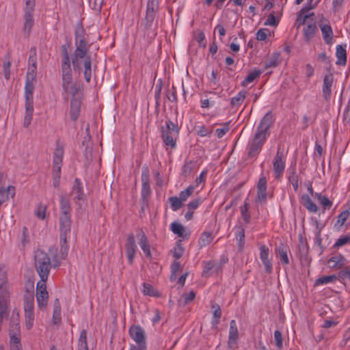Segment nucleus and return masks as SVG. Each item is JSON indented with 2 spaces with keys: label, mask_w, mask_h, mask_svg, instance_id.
Returning a JSON list of instances; mask_svg holds the SVG:
<instances>
[{
  "label": "nucleus",
  "mask_w": 350,
  "mask_h": 350,
  "mask_svg": "<svg viewBox=\"0 0 350 350\" xmlns=\"http://www.w3.org/2000/svg\"><path fill=\"white\" fill-rule=\"evenodd\" d=\"M33 80L26 79L25 85V100L33 101Z\"/></svg>",
  "instance_id": "obj_35"
},
{
  "label": "nucleus",
  "mask_w": 350,
  "mask_h": 350,
  "mask_svg": "<svg viewBox=\"0 0 350 350\" xmlns=\"http://www.w3.org/2000/svg\"><path fill=\"white\" fill-rule=\"evenodd\" d=\"M78 346L79 350H88L87 343V332L83 329L80 333V337L78 341Z\"/></svg>",
  "instance_id": "obj_44"
},
{
  "label": "nucleus",
  "mask_w": 350,
  "mask_h": 350,
  "mask_svg": "<svg viewBox=\"0 0 350 350\" xmlns=\"http://www.w3.org/2000/svg\"><path fill=\"white\" fill-rule=\"evenodd\" d=\"M34 304V295L33 292L31 291H26L24 295V305L25 306H33Z\"/></svg>",
  "instance_id": "obj_49"
},
{
  "label": "nucleus",
  "mask_w": 350,
  "mask_h": 350,
  "mask_svg": "<svg viewBox=\"0 0 350 350\" xmlns=\"http://www.w3.org/2000/svg\"><path fill=\"white\" fill-rule=\"evenodd\" d=\"M336 56L337 57V61L336 62V64L345 66L347 63V51H346V44L345 45H337L336 48Z\"/></svg>",
  "instance_id": "obj_28"
},
{
  "label": "nucleus",
  "mask_w": 350,
  "mask_h": 350,
  "mask_svg": "<svg viewBox=\"0 0 350 350\" xmlns=\"http://www.w3.org/2000/svg\"><path fill=\"white\" fill-rule=\"evenodd\" d=\"M137 237L139 238V245L145 255L147 257H151L150 245L145 233L141 230L140 233L137 235Z\"/></svg>",
  "instance_id": "obj_27"
},
{
  "label": "nucleus",
  "mask_w": 350,
  "mask_h": 350,
  "mask_svg": "<svg viewBox=\"0 0 350 350\" xmlns=\"http://www.w3.org/2000/svg\"><path fill=\"white\" fill-rule=\"evenodd\" d=\"M319 26L325 42L328 45L332 44L334 33L332 27L329 24L319 25Z\"/></svg>",
  "instance_id": "obj_26"
},
{
  "label": "nucleus",
  "mask_w": 350,
  "mask_h": 350,
  "mask_svg": "<svg viewBox=\"0 0 350 350\" xmlns=\"http://www.w3.org/2000/svg\"><path fill=\"white\" fill-rule=\"evenodd\" d=\"M25 313L26 327L27 329H30L33 326V320H34L33 308H25Z\"/></svg>",
  "instance_id": "obj_41"
},
{
  "label": "nucleus",
  "mask_w": 350,
  "mask_h": 350,
  "mask_svg": "<svg viewBox=\"0 0 350 350\" xmlns=\"http://www.w3.org/2000/svg\"><path fill=\"white\" fill-rule=\"evenodd\" d=\"M215 236L211 232H203L198 241V247L202 249L209 245L213 240Z\"/></svg>",
  "instance_id": "obj_30"
},
{
  "label": "nucleus",
  "mask_w": 350,
  "mask_h": 350,
  "mask_svg": "<svg viewBox=\"0 0 350 350\" xmlns=\"http://www.w3.org/2000/svg\"><path fill=\"white\" fill-rule=\"evenodd\" d=\"M289 247L288 245L280 243L275 248V253L277 256L280 258L282 263L283 265L289 264V260L288 257V253L289 252Z\"/></svg>",
  "instance_id": "obj_25"
},
{
  "label": "nucleus",
  "mask_w": 350,
  "mask_h": 350,
  "mask_svg": "<svg viewBox=\"0 0 350 350\" xmlns=\"http://www.w3.org/2000/svg\"><path fill=\"white\" fill-rule=\"evenodd\" d=\"M315 198L317 199L319 204L322 206L323 212L328 211L332 208L333 205L332 201L325 195H323L321 193H316Z\"/></svg>",
  "instance_id": "obj_31"
},
{
  "label": "nucleus",
  "mask_w": 350,
  "mask_h": 350,
  "mask_svg": "<svg viewBox=\"0 0 350 350\" xmlns=\"http://www.w3.org/2000/svg\"><path fill=\"white\" fill-rule=\"evenodd\" d=\"M150 172L147 166H144L142 171V198L146 200L151 193V189L149 185Z\"/></svg>",
  "instance_id": "obj_14"
},
{
  "label": "nucleus",
  "mask_w": 350,
  "mask_h": 350,
  "mask_svg": "<svg viewBox=\"0 0 350 350\" xmlns=\"http://www.w3.org/2000/svg\"><path fill=\"white\" fill-rule=\"evenodd\" d=\"M25 113L23 121V126L27 128L32 120L33 115V101L25 100Z\"/></svg>",
  "instance_id": "obj_24"
},
{
  "label": "nucleus",
  "mask_w": 350,
  "mask_h": 350,
  "mask_svg": "<svg viewBox=\"0 0 350 350\" xmlns=\"http://www.w3.org/2000/svg\"><path fill=\"white\" fill-rule=\"evenodd\" d=\"M47 280H40L37 283L36 299L38 306H46L49 298L46 282Z\"/></svg>",
  "instance_id": "obj_13"
},
{
  "label": "nucleus",
  "mask_w": 350,
  "mask_h": 350,
  "mask_svg": "<svg viewBox=\"0 0 350 350\" xmlns=\"http://www.w3.org/2000/svg\"><path fill=\"white\" fill-rule=\"evenodd\" d=\"M337 280L336 275L332 274L329 275H323L317 278L314 282L315 286H321L327 284L329 283H334Z\"/></svg>",
  "instance_id": "obj_37"
},
{
  "label": "nucleus",
  "mask_w": 350,
  "mask_h": 350,
  "mask_svg": "<svg viewBox=\"0 0 350 350\" xmlns=\"http://www.w3.org/2000/svg\"><path fill=\"white\" fill-rule=\"evenodd\" d=\"M76 49L72 55V64L75 71H80L83 68V75L87 83H90L92 78V57L88 52V41L79 42L75 44Z\"/></svg>",
  "instance_id": "obj_2"
},
{
  "label": "nucleus",
  "mask_w": 350,
  "mask_h": 350,
  "mask_svg": "<svg viewBox=\"0 0 350 350\" xmlns=\"http://www.w3.org/2000/svg\"><path fill=\"white\" fill-rule=\"evenodd\" d=\"M37 72V66H29L26 79L35 80V77Z\"/></svg>",
  "instance_id": "obj_60"
},
{
  "label": "nucleus",
  "mask_w": 350,
  "mask_h": 350,
  "mask_svg": "<svg viewBox=\"0 0 350 350\" xmlns=\"http://www.w3.org/2000/svg\"><path fill=\"white\" fill-rule=\"evenodd\" d=\"M62 62L61 70L62 76V88L68 89L67 85L72 81V72L70 58L68 53V46L63 44L60 48Z\"/></svg>",
  "instance_id": "obj_6"
},
{
  "label": "nucleus",
  "mask_w": 350,
  "mask_h": 350,
  "mask_svg": "<svg viewBox=\"0 0 350 350\" xmlns=\"http://www.w3.org/2000/svg\"><path fill=\"white\" fill-rule=\"evenodd\" d=\"M236 239L238 243L239 250H242L245 244V230L242 226L236 227Z\"/></svg>",
  "instance_id": "obj_36"
},
{
  "label": "nucleus",
  "mask_w": 350,
  "mask_h": 350,
  "mask_svg": "<svg viewBox=\"0 0 350 350\" xmlns=\"http://www.w3.org/2000/svg\"><path fill=\"white\" fill-rule=\"evenodd\" d=\"M46 206L44 205L40 204L36 212V215L38 218L44 219L46 218Z\"/></svg>",
  "instance_id": "obj_61"
},
{
  "label": "nucleus",
  "mask_w": 350,
  "mask_h": 350,
  "mask_svg": "<svg viewBox=\"0 0 350 350\" xmlns=\"http://www.w3.org/2000/svg\"><path fill=\"white\" fill-rule=\"evenodd\" d=\"M59 265L60 262L56 259V256L54 257L53 263H52L46 252L42 250H37L34 252V267L40 280H47L51 268H56Z\"/></svg>",
  "instance_id": "obj_3"
},
{
  "label": "nucleus",
  "mask_w": 350,
  "mask_h": 350,
  "mask_svg": "<svg viewBox=\"0 0 350 350\" xmlns=\"http://www.w3.org/2000/svg\"><path fill=\"white\" fill-rule=\"evenodd\" d=\"M249 206L250 202L248 198H246L243 202V206H240L241 217L245 224H248L251 219L250 213H249Z\"/></svg>",
  "instance_id": "obj_32"
},
{
  "label": "nucleus",
  "mask_w": 350,
  "mask_h": 350,
  "mask_svg": "<svg viewBox=\"0 0 350 350\" xmlns=\"http://www.w3.org/2000/svg\"><path fill=\"white\" fill-rule=\"evenodd\" d=\"M350 242V236L349 235H345L343 237H340L339 239H337L336 243L334 245V247H340L342 245H345V244Z\"/></svg>",
  "instance_id": "obj_57"
},
{
  "label": "nucleus",
  "mask_w": 350,
  "mask_h": 350,
  "mask_svg": "<svg viewBox=\"0 0 350 350\" xmlns=\"http://www.w3.org/2000/svg\"><path fill=\"white\" fill-rule=\"evenodd\" d=\"M336 275L337 280L345 284L347 282L350 281V266H345Z\"/></svg>",
  "instance_id": "obj_33"
},
{
  "label": "nucleus",
  "mask_w": 350,
  "mask_h": 350,
  "mask_svg": "<svg viewBox=\"0 0 350 350\" xmlns=\"http://www.w3.org/2000/svg\"><path fill=\"white\" fill-rule=\"evenodd\" d=\"M239 339V331L235 320H231L230 323L229 336L228 346L232 350L237 348V340Z\"/></svg>",
  "instance_id": "obj_18"
},
{
  "label": "nucleus",
  "mask_w": 350,
  "mask_h": 350,
  "mask_svg": "<svg viewBox=\"0 0 350 350\" xmlns=\"http://www.w3.org/2000/svg\"><path fill=\"white\" fill-rule=\"evenodd\" d=\"M10 341L12 347L15 345L16 350H19L21 345V334H9Z\"/></svg>",
  "instance_id": "obj_51"
},
{
  "label": "nucleus",
  "mask_w": 350,
  "mask_h": 350,
  "mask_svg": "<svg viewBox=\"0 0 350 350\" xmlns=\"http://www.w3.org/2000/svg\"><path fill=\"white\" fill-rule=\"evenodd\" d=\"M168 201L170 203V207L173 211L179 210L183 206V203L177 196L169 198Z\"/></svg>",
  "instance_id": "obj_46"
},
{
  "label": "nucleus",
  "mask_w": 350,
  "mask_h": 350,
  "mask_svg": "<svg viewBox=\"0 0 350 350\" xmlns=\"http://www.w3.org/2000/svg\"><path fill=\"white\" fill-rule=\"evenodd\" d=\"M348 263L347 260L341 254H336L331 257L327 264L332 269H341Z\"/></svg>",
  "instance_id": "obj_21"
},
{
  "label": "nucleus",
  "mask_w": 350,
  "mask_h": 350,
  "mask_svg": "<svg viewBox=\"0 0 350 350\" xmlns=\"http://www.w3.org/2000/svg\"><path fill=\"white\" fill-rule=\"evenodd\" d=\"M165 96L170 102L176 103L178 100L176 89L174 85L171 89L167 90Z\"/></svg>",
  "instance_id": "obj_53"
},
{
  "label": "nucleus",
  "mask_w": 350,
  "mask_h": 350,
  "mask_svg": "<svg viewBox=\"0 0 350 350\" xmlns=\"http://www.w3.org/2000/svg\"><path fill=\"white\" fill-rule=\"evenodd\" d=\"M129 332L131 338L137 345H146L144 330L139 325H131Z\"/></svg>",
  "instance_id": "obj_16"
},
{
  "label": "nucleus",
  "mask_w": 350,
  "mask_h": 350,
  "mask_svg": "<svg viewBox=\"0 0 350 350\" xmlns=\"http://www.w3.org/2000/svg\"><path fill=\"white\" fill-rule=\"evenodd\" d=\"M125 250L126 257L128 258V261L129 264H132L135 256V254L137 251V247L135 243V237L133 233H131L128 235L126 239V242L125 245Z\"/></svg>",
  "instance_id": "obj_15"
},
{
  "label": "nucleus",
  "mask_w": 350,
  "mask_h": 350,
  "mask_svg": "<svg viewBox=\"0 0 350 350\" xmlns=\"http://www.w3.org/2000/svg\"><path fill=\"white\" fill-rule=\"evenodd\" d=\"M201 203L202 200L200 198H196L189 202L187 204V208L188 210L193 211V210L196 209Z\"/></svg>",
  "instance_id": "obj_63"
},
{
  "label": "nucleus",
  "mask_w": 350,
  "mask_h": 350,
  "mask_svg": "<svg viewBox=\"0 0 350 350\" xmlns=\"http://www.w3.org/2000/svg\"><path fill=\"white\" fill-rule=\"evenodd\" d=\"M68 89H63L62 96L66 100L70 95L72 96L70 106V118L72 121H76L80 114L81 100L78 95L79 87L76 83L70 82L67 85Z\"/></svg>",
  "instance_id": "obj_4"
},
{
  "label": "nucleus",
  "mask_w": 350,
  "mask_h": 350,
  "mask_svg": "<svg viewBox=\"0 0 350 350\" xmlns=\"http://www.w3.org/2000/svg\"><path fill=\"white\" fill-rule=\"evenodd\" d=\"M260 258L261 260L269 258V248L265 245L260 247Z\"/></svg>",
  "instance_id": "obj_64"
},
{
  "label": "nucleus",
  "mask_w": 350,
  "mask_h": 350,
  "mask_svg": "<svg viewBox=\"0 0 350 350\" xmlns=\"http://www.w3.org/2000/svg\"><path fill=\"white\" fill-rule=\"evenodd\" d=\"M247 92L245 90L240 91L235 96L231 98L230 105L232 107L240 106L246 97Z\"/></svg>",
  "instance_id": "obj_40"
},
{
  "label": "nucleus",
  "mask_w": 350,
  "mask_h": 350,
  "mask_svg": "<svg viewBox=\"0 0 350 350\" xmlns=\"http://www.w3.org/2000/svg\"><path fill=\"white\" fill-rule=\"evenodd\" d=\"M160 0H148L145 18L142 21V26L146 30H150L156 14L159 11Z\"/></svg>",
  "instance_id": "obj_8"
},
{
  "label": "nucleus",
  "mask_w": 350,
  "mask_h": 350,
  "mask_svg": "<svg viewBox=\"0 0 350 350\" xmlns=\"http://www.w3.org/2000/svg\"><path fill=\"white\" fill-rule=\"evenodd\" d=\"M334 77L332 74H327L325 75L323 78V98L327 100L330 98L331 95V88L332 86Z\"/></svg>",
  "instance_id": "obj_22"
},
{
  "label": "nucleus",
  "mask_w": 350,
  "mask_h": 350,
  "mask_svg": "<svg viewBox=\"0 0 350 350\" xmlns=\"http://www.w3.org/2000/svg\"><path fill=\"white\" fill-rule=\"evenodd\" d=\"M280 54L279 53H273L270 58L265 62V68L268 69L277 67L280 63Z\"/></svg>",
  "instance_id": "obj_38"
},
{
  "label": "nucleus",
  "mask_w": 350,
  "mask_h": 350,
  "mask_svg": "<svg viewBox=\"0 0 350 350\" xmlns=\"http://www.w3.org/2000/svg\"><path fill=\"white\" fill-rule=\"evenodd\" d=\"M262 72L260 70H254L248 74L244 80L241 81L243 87H247L250 83H252L256 79L258 78Z\"/></svg>",
  "instance_id": "obj_39"
},
{
  "label": "nucleus",
  "mask_w": 350,
  "mask_h": 350,
  "mask_svg": "<svg viewBox=\"0 0 350 350\" xmlns=\"http://www.w3.org/2000/svg\"><path fill=\"white\" fill-rule=\"evenodd\" d=\"M59 239L62 242L70 238L71 231V217H59Z\"/></svg>",
  "instance_id": "obj_12"
},
{
  "label": "nucleus",
  "mask_w": 350,
  "mask_h": 350,
  "mask_svg": "<svg viewBox=\"0 0 350 350\" xmlns=\"http://www.w3.org/2000/svg\"><path fill=\"white\" fill-rule=\"evenodd\" d=\"M194 39L196 40V42L198 43V44L205 48L206 46V41L205 35L203 31H198L195 33V38Z\"/></svg>",
  "instance_id": "obj_50"
},
{
  "label": "nucleus",
  "mask_w": 350,
  "mask_h": 350,
  "mask_svg": "<svg viewBox=\"0 0 350 350\" xmlns=\"http://www.w3.org/2000/svg\"><path fill=\"white\" fill-rule=\"evenodd\" d=\"M72 194L73 195V200L79 206H81L79 203L80 201H84L85 200V196L83 192V186L79 178H75V180Z\"/></svg>",
  "instance_id": "obj_19"
},
{
  "label": "nucleus",
  "mask_w": 350,
  "mask_h": 350,
  "mask_svg": "<svg viewBox=\"0 0 350 350\" xmlns=\"http://www.w3.org/2000/svg\"><path fill=\"white\" fill-rule=\"evenodd\" d=\"M349 215H350V213H349V210H345V211H342V213H340L338 215V217H337L338 219L335 224V226H338V228L341 227L345 224V222L349 217Z\"/></svg>",
  "instance_id": "obj_48"
},
{
  "label": "nucleus",
  "mask_w": 350,
  "mask_h": 350,
  "mask_svg": "<svg viewBox=\"0 0 350 350\" xmlns=\"http://www.w3.org/2000/svg\"><path fill=\"white\" fill-rule=\"evenodd\" d=\"M274 121L275 118L271 111H268L260 120L255 134L248 144L247 155L249 157H256L260 154L263 145L270 135L269 129Z\"/></svg>",
  "instance_id": "obj_1"
},
{
  "label": "nucleus",
  "mask_w": 350,
  "mask_h": 350,
  "mask_svg": "<svg viewBox=\"0 0 350 350\" xmlns=\"http://www.w3.org/2000/svg\"><path fill=\"white\" fill-rule=\"evenodd\" d=\"M194 187L192 185H189V187H187L186 189L179 193V196L178 198L184 204V202L192 195Z\"/></svg>",
  "instance_id": "obj_45"
},
{
  "label": "nucleus",
  "mask_w": 350,
  "mask_h": 350,
  "mask_svg": "<svg viewBox=\"0 0 350 350\" xmlns=\"http://www.w3.org/2000/svg\"><path fill=\"white\" fill-rule=\"evenodd\" d=\"M317 31L318 28L314 23L307 24L303 29L305 41L310 43Z\"/></svg>",
  "instance_id": "obj_29"
},
{
  "label": "nucleus",
  "mask_w": 350,
  "mask_h": 350,
  "mask_svg": "<svg viewBox=\"0 0 350 350\" xmlns=\"http://www.w3.org/2000/svg\"><path fill=\"white\" fill-rule=\"evenodd\" d=\"M171 252L176 259H179L184 253V248L180 243H178L172 250H171Z\"/></svg>",
  "instance_id": "obj_55"
},
{
  "label": "nucleus",
  "mask_w": 350,
  "mask_h": 350,
  "mask_svg": "<svg viewBox=\"0 0 350 350\" xmlns=\"http://www.w3.org/2000/svg\"><path fill=\"white\" fill-rule=\"evenodd\" d=\"M302 204L303 206L311 213H317L318 207L316 204L311 200L309 196L305 194L302 196Z\"/></svg>",
  "instance_id": "obj_34"
},
{
  "label": "nucleus",
  "mask_w": 350,
  "mask_h": 350,
  "mask_svg": "<svg viewBox=\"0 0 350 350\" xmlns=\"http://www.w3.org/2000/svg\"><path fill=\"white\" fill-rule=\"evenodd\" d=\"M288 180V182L292 185L294 191H297L299 189V176L296 173L295 168L293 169L292 172L290 173Z\"/></svg>",
  "instance_id": "obj_43"
},
{
  "label": "nucleus",
  "mask_w": 350,
  "mask_h": 350,
  "mask_svg": "<svg viewBox=\"0 0 350 350\" xmlns=\"http://www.w3.org/2000/svg\"><path fill=\"white\" fill-rule=\"evenodd\" d=\"M143 292L144 295H150V296H154V290L153 287L147 283H144L143 284Z\"/></svg>",
  "instance_id": "obj_62"
},
{
  "label": "nucleus",
  "mask_w": 350,
  "mask_h": 350,
  "mask_svg": "<svg viewBox=\"0 0 350 350\" xmlns=\"http://www.w3.org/2000/svg\"><path fill=\"white\" fill-rule=\"evenodd\" d=\"M36 1L26 0L24 8V25L23 32L26 37H29L31 28L34 24L33 12Z\"/></svg>",
  "instance_id": "obj_9"
},
{
  "label": "nucleus",
  "mask_w": 350,
  "mask_h": 350,
  "mask_svg": "<svg viewBox=\"0 0 350 350\" xmlns=\"http://www.w3.org/2000/svg\"><path fill=\"white\" fill-rule=\"evenodd\" d=\"M321 0H317L313 6L306 5L302 9L299 10V12L297 14L296 21L295 25L298 29L302 25H304L306 21V19L309 17V15L306 14V13L312 9H314L316 5L319 3Z\"/></svg>",
  "instance_id": "obj_20"
},
{
  "label": "nucleus",
  "mask_w": 350,
  "mask_h": 350,
  "mask_svg": "<svg viewBox=\"0 0 350 350\" xmlns=\"http://www.w3.org/2000/svg\"><path fill=\"white\" fill-rule=\"evenodd\" d=\"M61 308H55L53 314V322L55 325H58L62 321L61 317Z\"/></svg>",
  "instance_id": "obj_59"
},
{
  "label": "nucleus",
  "mask_w": 350,
  "mask_h": 350,
  "mask_svg": "<svg viewBox=\"0 0 350 350\" xmlns=\"http://www.w3.org/2000/svg\"><path fill=\"white\" fill-rule=\"evenodd\" d=\"M196 166V162L193 161H189L186 162L181 169V175L184 177H188L190 176Z\"/></svg>",
  "instance_id": "obj_42"
},
{
  "label": "nucleus",
  "mask_w": 350,
  "mask_h": 350,
  "mask_svg": "<svg viewBox=\"0 0 350 350\" xmlns=\"http://www.w3.org/2000/svg\"><path fill=\"white\" fill-rule=\"evenodd\" d=\"M170 269V280L172 281L176 278V273L181 269L180 262L176 260L174 261V262L171 265Z\"/></svg>",
  "instance_id": "obj_52"
},
{
  "label": "nucleus",
  "mask_w": 350,
  "mask_h": 350,
  "mask_svg": "<svg viewBox=\"0 0 350 350\" xmlns=\"http://www.w3.org/2000/svg\"><path fill=\"white\" fill-rule=\"evenodd\" d=\"M10 290L8 282L7 273L0 269V306H8L10 304Z\"/></svg>",
  "instance_id": "obj_10"
},
{
  "label": "nucleus",
  "mask_w": 350,
  "mask_h": 350,
  "mask_svg": "<svg viewBox=\"0 0 350 350\" xmlns=\"http://www.w3.org/2000/svg\"><path fill=\"white\" fill-rule=\"evenodd\" d=\"M267 178L265 176L262 175L257 184L256 202L262 204L266 203L267 198Z\"/></svg>",
  "instance_id": "obj_17"
},
{
  "label": "nucleus",
  "mask_w": 350,
  "mask_h": 350,
  "mask_svg": "<svg viewBox=\"0 0 350 350\" xmlns=\"http://www.w3.org/2000/svg\"><path fill=\"white\" fill-rule=\"evenodd\" d=\"M180 126L171 120L167 119L165 125L161 126V137L165 146L174 149L176 146V140L180 133Z\"/></svg>",
  "instance_id": "obj_5"
},
{
  "label": "nucleus",
  "mask_w": 350,
  "mask_h": 350,
  "mask_svg": "<svg viewBox=\"0 0 350 350\" xmlns=\"http://www.w3.org/2000/svg\"><path fill=\"white\" fill-rule=\"evenodd\" d=\"M90 8L96 12H100L104 3V0H88Z\"/></svg>",
  "instance_id": "obj_54"
},
{
  "label": "nucleus",
  "mask_w": 350,
  "mask_h": 350,
  "mask_svg": "<svg viewBox=\"0 0 350 350\" xmlns=\"http://www.w3.org/2000/svg\"><path fill=\"white\" fill-rule=\"evenodd\" d=\"M224 127L221 129H217L215 133L218 138L223 137L226 133L229 131V122H225L223 124Z\"/></svg>",
  "instance_id": "obj_58"
},
{
  "label": "nucleus",
  "mask_w": 350,
  "mask_h": 350,
  "mask_svg": "<svg viewBox=\"0 0 350 350\" xmlns=\"http://www.w3.org/2000/svg\"><path fill=\"white\" fill-rule=\"evenodd\" d=\"M64 153V146L57 141L53 159V185L55 187L59 185Z\"/></svg>",
  "instance_id": "obj_7"
},
{
  "label": "nucleus",
  "mask_w": 350,
  "mask_h": 350,
  "mask_svg": "<svg viewBox=\"0 0 350 350\" xmlns=\"http://www.w3.org/2000/svg\"><path fill=\"white\" fill-rule=\"evenodd\" d=\"M59 209V217H71L72 208L70 206V202L69 200L64 196H60Z\"/></svg>",
  "instance_id": "obj_23"
},
{
  "label": "nucleus",
  "mask_w": 350,
  "mask_h": 350,
  "mask_svg": "<svg viewBox=\"0 0 350 350\" xmlns=\"http://www.w3.org/2000/svg\"><path fill=\"white\" fill-rule=\"evenodd\" d=\"M274 340H275L276 347L279 349H281L283 346V339H282V333L279 330H275L274 332Z\"/></svg>",
  "instance_id": "obj_56"
},
{
  "label": "nucleus",
  "mask_w": 350,
  "mask_h": 350,
  "mask_svg": "<svg viewBox=\"0 0 350 350\" xmlns=\"http://www.w3.org/2000/svg\"><path fill=\"white\" fill-rule=\"evenodd\" d=\"M286 157L284 154L283 150L278 147L275 156L273 160V170L275 174V178H280L284 172L286 166Z\"/></svg>",
  "instance_id": "obj_11"
},
{
  "label": "nucleus",
  "mask_w": 350,
  "mask_h": 350,
  "mask_svg": "<svg viewBox=\"0 0 350 350\" xmlns=\"http://www.w3.org/2000/svg\"><path fill=\"white\" fill-rule=\"evenodd\" d=\"M170 229L175 234H177L178 237H183L185 230L182 224L178 222H172L170 225Z\"/></svg>",
  "instance_id": "obj_47"
}]
</instances>
